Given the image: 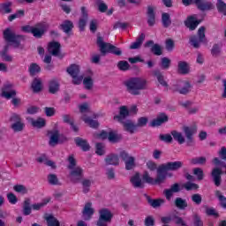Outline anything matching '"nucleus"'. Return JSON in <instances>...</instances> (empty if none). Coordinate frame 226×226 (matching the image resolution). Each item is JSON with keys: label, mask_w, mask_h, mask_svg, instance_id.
<instances>
[{"label": "nucleus", "mask_w": 226, "mask_h": 226, "mask_svg": "<svg viewBox=\"0 0 226 226\" xmlns=\"http://www.w3.org/2000/svg\"><path fill=\"white\" fill-rule=\"evenodd\" d=\"M124 86L129 94L139 96L141 91L147 89V80L143 78H131L124 82Z\"/></svg>", "instance_id": "f257e3e1"}, {"label": "nucleus", "mask_w": 226, "mask_h": 226, "mask_svg": "<svg viewBox=\"0 0 226 226\" xmlns=\"http://www.w3.org/2000/svg\"><path fill=\"white\" fill-rule=\"evenodd\" d=\"M182 3L185 6L195 4L200 11H209L214 8L213 3L207 0H182Z\"/></svg>", "instance_id": "f03ea898"}, {"label": "nucleus", "mask_w": 226, "mask_h": 226, "mask_svg": "<svg viewBox=\"0 0 226 226\" xmlns=\"http://www.w3.org/2000/svg\"><path fill=\"white\" fill-rule=\"evenodd\" d=\"M189 41L194 49H200V43H206V41H207V40H206V27L200 26L198 29L197 35H192Z\"/></svg>", "instance_id": "7ed1b4c3"}, {"label": "nucleus", "mask_w": 226, "mask_h": 226, "mask_svg": "<svg viewBox=\"0 0 226 226\" xmlns=\"http://www.w3.org/2000/svg\"><path fill=\"white\" fill-rule=\"evenodd\" d=\"M114 214L109 208H102L99 210V218L96 222V226H109V223L112 222Z\"/></svg>", "instance_id": "20e7f679"}, {"label": "nucleus", "mask_w": 226, "mask_h": 226, "mask_svg": "<svg viewBox=\"0 0 226 226\" xmlns=\"http://www.w3.org/2000/svg\"><path fill=\"white\" fill-rule=\"evenodd\" d=\"M4 40L9 43H14V45L19 47L20 41L24 40V35L15 34V33L11 31V28H6L4 31Z\"/></svg>", "instance_id": "39448f33"}, {"label": "nucleus", "mask_w": 226, "mask_h": 226, "mask_svg": "<svg viewBox=\"0 0 226 226\" xmlns=\"http://www.w3.org/2000/svg\"><path fill=\"white\" fill-rule=\"evenodd\" d=\"M66 72L72 78V84L79 86L82 83L84 77L79 76L80 73V67L79 65L72 64L70 67L67 68Z\"/></svg>", "instance_id": "423d86ee"}, {"label": "nucleus", "mask_w": 226, "mask_h": 226, "mask_svg": "<svg viewBox=\"0 0 226 226\" xmlns=\"http://www.w3.org/2000/svg\"><path fill=\"white\" fill-rule=\"evenodd\" d=\"M173 89L179 94H188L192 91V83L188 80L178 81L173 85Z\"/></svg>", "instance_id": "0eeeda50"}, {"label": "nucleus", "mask_w": 226, "mask_h": 226, "mask_svg": "<svg viewBox=\"0 0 226 226\" xmlns=\"http://www.w3.org/2000/svg\"><path fill=\"white\" fill-rule=\"evenodd\" d=\"M11 121L13 123L11 125V130L15 132H22L26 128V124L22 122V117L18 114H14L11 117Z\"/></svg>", "instance_id": "6e6552de"}, {"label": "nucleus", "mask_w": 226, "mask_h": 226, "mask_svg": "<svg viewBox=\"0 0 226 226\" xmlns=\"http://www.w3.org/2000/svg\"><path fill=\"white\" fill-rule=\"evenodd\" d=\"M45 33H47V25L45 23H37L32 30L34 38H37V40L43 38Z\"/></svg>", "instance_id": "1a4fd4ad"}, {"label": "nucleus", "mask_w": 226, "mask_h": 226, "mask_svg": "<svg viewBox=\"0 0 226 226\" xmlns=\"http://www.w3.org/2000/svg\"><path fill=\"white\" fill-rule=\"evenodd\" d=\"M161 166L162 167V170H166V172H176L183 167V162H168L166 163L161 164Z\"/></svg>", "instance_id": "9d476101"}, {"label": "nucleus", "mask_w": 226, "mask_h": 226, "mask_svg": "<svg viewBox=\"0 0 226 226\" xmlns=\"http://www.w3.org/2000/svg\"><path fill=\"white\" fill-rule=\"evenodd\" d=\"M96 44L99 47L100 52L102 56L110 54V47H112V44L103 41V37L98 35Z\"/></svg>", "instance_id": "9b49d317"}, {"label": "nucleus", "mask_w": 226, "mask_h": 226, "mask_svg": "<svg viewBox=\"0 0 226 226\" xmlns=\"http://www.w3.org/2000/svg\"><path fill=\"white\" fill-rule=\"evenodd\" d=\"M164 123H169V116L164 112H161L157 115L156 118L151 121L150 126L156 128V126H162Z\"/></svg>", "instance_id": "f8f14e48"}, {"label": "nucleus", "mask_w": 226, "mask_h": 226, "mask_svg": "<svg viewBox=\"0 0 226 226\" xmlns=\"http://www.w3.org/2000/svg\"><path fill=\"white\" fill-rule=\"evenodd\" d=\"M84 176V170L80 167H76L71 170L70 177L72 183H79Z\"/></svg>", "instance_id": "ddd939ff"}, {"label": "nucleus", "mask_w": 226, "mask_h": 226, "mask_svg": "<svg viewBox=\"0 0 226 226\" xmlns=\"http://www.w3.org/2000/svg\"><path fill=\"white\" fill-rule=\"evenodd\" d=\"M179 192H181V185L178 183H175L170 189H165L163 194L164 197H166V200H170L174 196V193H179Z\"/></svg>", "instance_id": "4468645a"}, {"label": "nucleus", "mask_w": 226, "mask_h": 226, "mask_svg": "<svg viewBox=\"0 0 226 226\" xmlns=\"http://www.w3.org/2000/svg\"><path fill=\"white\" fill-rule=\"evenodd\" d=\"M145 47L147 49H149V47H151L150 50L154 56H162V54H163L162 46H160V44H154V41L153 40H150L145 42Z\"/></svg>", "instance_id": "2eb2a0df"}, {"label": "nucleus", "mask_w": 226, "mask_h": 226, "mask_svg": "<svg viewBox=\"0 0 226 226\" xmlns=\"http://www.w3.org/2000/svg\"><path fill=\"white\" fill-rule=\"evenodd\" d=\"M184 24L190 31H195L199 24H200V20L197 19L194 16H188L184 21Z\"/></svg>", "instance_id": "dca6fc26"}, {"label": "nucleus", "mask_w": 226, "mask_h": 226, "mask_svg": "<svg viewBox=\"0 0 226 226\" xmlns=\"http://www.w3.org/2000/svg\"><path fill=\"white\" fill-rule=\"evenodd\" d=\"M13 87V85L7 84L4 86V90H2L1 96L2 98H5V100H11V98H15L17 96L16 90H11Z\"/></svg>", "instance_id": "f3484780"}, {"label": "nucleus", "mask_w": 226, "mask_h": 226, "mask_svg": "<svg viewBox=\"0 0 226 226\" xmlns=\"http://www.w3.org/2000/svg\"><path fill=\"white\" fill-rule=\"evenodd\" d=\"M147 24L149 27H153L156 24V12H154V7L148 5L147 10Z\"/></svg>", "instance_id": "a211bd4d"}, {"label": "nucleus", "mask_w": 226, "mask_h": 226, "mask_svg": "<svg viewBox=\"0 0 226 226\" xmlns=\"http://www.w3.org/2000/svg\"><path fill=\"white\" fill-rule=\"evenodd\" d=\"M48 52H49L51 56H55V57H56L61 52V43L54 41H50L48 44Z\"/></svg>", "instance_id": "6ab92c4d"}, {"label": "nucleus", "mask_w": 226, "mask_h": 226, "mask_svg": "<svg viewBox=\"0 0 226 226\" xmlns=\"http://www.w3.org/2000/svg\"><path fill=\"white\" fill-rule=\"evenodd\" d=\"M222 174L223 171L220 168H214L211 172V176L213 177L214 184L216 186H220L222 185Z\"/></svg>", "instance_id": "aec40b11"}, {"label": "nucleus", "mask_w": 226, "mask_h": 226, "mask_svg": "<svg viewBox=\"0 0 226 226\" xmlns=\"http://www.w3.org/2000/svg\"><path fill=\"white\" fill-rule=\"evenodd\" d=\"M167 171L163 170V167L160 165L157 169V177L154 179V185H162V183H165V179H167Z\"/></svg>", "instance_id": "412c9836"}, {"label": "nucleus", "mask_w": 226, "mask_h": 226, "mask_svg": "<svg viewBox=\"0 0 226 226\" xmlns=\"http://www.w3.org/2000/svg\"><path fill=\"white\" fill-rule=\"evenodd\" d=\"M58 27L61 31H63V33H65V34H70V33L73 31L74 26L72 20L65 19L62 22V24H60Z\"/></svg>", "instance_id": "4be33fe9"}, {"label": "nucleus", "mask_w": 226, "mask_h": 226, "mask_svg": "<svg viewBox=\"0 0 226 226\" xmlns=\"http://www.w3.org/2000/svg\"><path fill=\"white\" fill-rule=\"evenodd\" d=\"M183 132L187 139V146H192L193 142V134L195 133V128L190 126H184Z\"/></svg>", "instance_id": "5701e85b"}, {"label": "nucleus", "mask_w": 226, "mask_h": 226, "mask_svg": "<svg viewBox=\"0 0 226 226\" xmlns=\"http://www.w3.org/2000/svg\"><path fill=\"white\" fill-rule=\"evenodd\" d=\"M91 206H93V204L91 202H87L83 209V216H84V220L89 221L91 220V218H93V215H94V209L93 207H91Z\"/></svg>", "instance_id": "b1692460"}, {"label": "nucleus", "mask_w": 226, "mask_h": 226, "mask_svg": "<svg viewBox=\"0 0 226 226\" xmlns=\"http://www.w3.org/2000/svg\"><path fill=\"white\" fill-rule=\"evenodd\" d=\"M74 142L78 147H80L84 152L89 151L91 149V146H89V143L87 140L80 138V137H76L74 139Z\"/></svg>", "instance_id": "393cba45"}, {"label": "nucleus", "mask_w": 226, "mask_h": 226, "mask_svg": "<svg viewBox=\"0 0 226 226\" xmlns=\"http://www.w3.org/2000/svg\"><path fill=\"white\" fill-rule=\"evenodd\" d=\"M145 197H146L147 201L149 204V206H151L154 209H156V207H160V206H162V204H165V200H163V199L153 200L151 198V196H149L147 194H145Z\"/></svg>", "instance_id": "a878e982"}, {"label": "nucleus", "mask_w": 226, "mask_h": 226, "mask_svg": "<svg viewBox=\"0 0 226 226\" xmlns=\"http://www.w3.org/2000/svg\"><path fill=\"white\" fill-rule=\"evenodd\" d=\"M129 116L130 110H128V108H126V106H121L119 115L115 116L114 119H117L118 123H123V119H125V117Z\"/></svg>", "instance_id": "bb28decb"}, {"label": "nucleus", "mask_w": 226, "mask_h": 226, "mask_svg": "<svg viewBox=\"0 0 226 226\" xmlns=\"http://www.w3.org/2000/svg\"><path fill=\"white\" fill-rule=\"evenodd\" d=\"M145 40H146V34L144 33H141L139 35V37L136 39V41L134 42H132V44L130 45L131 50L140 49Z\"/></svg>", "instance_id": "cd10ccee"}, {"label": "nucleus", "mask_w": 226, "mask_h": 226, "mask_svg": "<svg viewBox=\"0 0 226 226\" xmlns=\"http://www.w3.org/2000/svg\"><path fill=\"white\" fill-rule=\"evenodd\" d=\"M130 182L132 183L133 188H144V182H142V179H140V174L139 173L132 176Z\"/></svg>", "instance_id": "c85d7f7f"}, {"label": "nucleus", "mask_w": 226, "mask_h": 226, "mask_svg": "<svg viewBox=\"0 0 226 226\" xmlns=\"http://www.w3.org/2000/svg\"><path fill=\"white\" fill-rule=\"evenodd\" d=\"M60 87L61 85L59 84V81L56 79H53L49 82V92L50 94H56V93L59 92Z\"/></svg>", "instance_id": "c756f323"}, {"label": "nucleus", "mask_w": 226, "mask_h": 226, "mask_svg": "<svg viewBox=\"0 0 226 226\" xmlns=\"http://www.w3.org/2000/svg\"><path fill=\"white\" fill-rule=\"evenodd\" d=\"M11 6H13V3L10 1L0 4V13H3V15H8L11 13Z\"/></svg>", "instance_id": "7c9ffc66"}, {"label": "nucleus", "mask_w": 226, "mask_h": 226, "mask_svg": "<svg viewBox=\"0 0 226 226\" xmlns=\"http://www.w3.org/2000/svg\"><path fill=\"white\" fill-rule=\"evenodd\" d=\"M174 206L180 209V211H185L188 207V201L181 197H177L174 200Z\"/></svg>", "instance_id": "2f4dec72"}, {"label": "nucleus", "mask_w": 226, "mask_h": 226, "mask_svg": "<svg viewBox=\"0 0 226 226\" xmlns=\"http://www.w3.org/2000/svg\"><path fill=\"white\" fill-rule=\"evenodd\" d=\"M123 124L124 132H128L129 133H135V130H137V125L132 123L131 120L120 122Z\"/></svg>", "instance_id": "473e14b6"}, {"label": "nucleus", "mask_w": 226, "mask_h": 226, "mask_svg": "<svg viewBox=\"0 0 226 226\" xmlns=\"http://www.w3.org/2000/svg\"><path fill=\"white\" fill-rule=\"evenodd\" d=\"M178 72L182 75H187V73H190V64H188L185 61H179Z\"/></svg>", "instance_id": "72a5a7b5"}, {"label": "nucleus", "mask_w": 226, "mask_h": 226, "mask_svg": "<svg viewBox=\"0 0 226 226\" xmlns=\"http://www.w3.org/2000/svg\"><path fill=\"white\" fill-rule=\"evenodd\" d=\"M63 120L64 123L70 124L72 131H74L75 132H79V126L75 124V122L73 121V119H72V117L70 115H63Z\"/></svg>", "instance_id": "f704fd0d"}, {"label": "nucleus", "mask_w": 226, "mask_h": 226, "mask_svg": "<svg viewBox=\"0 0 226 226\" xmlns=\"http://www.w3.org/2000/svg\"><path fill=\"white\" fill-rule=\"evenodd\" d=\"M105 162L107 165H119V156L114 154H109L105 158Z\"/></svg>", "instance_id": "c9c22d12"}, {"label": "nucleus", "mask_w": 226, "mask_h": 226, "mask_svg": "<svg viewBox=\"0 0 226 226\" xmlns=\"http://www.w3.org/2000/svg\"><path fill=\"white\" fill-rule=\"evenodd\" d=\"M34 93H40L43 87L41 86V79L35 78L31 85Z\"/></svg>", "instance_id": "e433bc0d"}, {"label": "nucleus", "mask_w": 226, "mask_h": 226, "mask_svg": "<svg viewBox=\"0 0 226 226\" xmlns=\"http://www.w3.org/2000/svg\"><path fill=\"white\" fill-rule=\"evenodd\" d=\"M162 26L165 28L170 27L172 24V20L170 19V14L167 12H163L162 14Z\"/></svg>", "instance_id": "4c0bfd02"}, {"label": "nucleus", "mask_w": 226, "mask_h": 226, "mask_svg": "<svg viewBox=\"0 0 226 226\" xmlns=\"http://www.w3.org/2000/svg\"><path fill=\"white\" fill-rule=\"evenodd\" d=\"M215 6L218 13L226 17V3L223 0H217Z\"/></svg>", "instance_id": "58836bf2"}, {"label": "nucleus", "mask_w": 226, "mask_h": 226, "mask_svg": "<svg viewBox=\"0 0 226 226\" xmlns=\"http://www.w3.org/2000/svg\"><path fill=\"white\" fill-rule=\"evenodd\" d=\"M49 133L51 134L49 138V146H56V144H59V131H53Z\"/></svg>", "instance_id": "ea45409f"}, {"label": "nucleus", "mask_w": 226, "mask_h": 226, "mask_svg": "<svg viewBox=\"0 0 226 226\" xmlns=\"http://www.w3.org/2000/svg\"><path fill=\"white\" fill-rule=\"evenodd\" d=\"M154 77H156V79H157L159 84H161V86H162L163 87H169V83H167V81H165V79L163 78V74H162V72L160 71H154Z\"/></svg>", "instance_id": "a19ab883"}, {"label": "nucleus", "mask_w": 226, "mask_h": 226, "mask_svg": "<svg viewBox=\"0 0 226 226\" xmlns=\"http://www.w3.org/2000/svg\"><path fill=\"white\" fill-rule=\"evenodd\" d=\"M82 120L84 121V123H86V124H88V126H90V128H98L100 126V124L98 123V121L94 120L93 118L89 117H83Z\"/></svg>", "instance_id": "79ce46f5"}, {"label": "nucleus", "mask_w": 226, "mask_h": 226, "mask_svg": "<svg viewBox=\"0 0 226 226\" xmlns=\"http://www.w3.org/2000/svg\"><path fill=\"white\" fill-rule=\"evenodd\" d=\"M45 220L48 226H61V222H59V220H57V218L54 217V215H52L46 216Z\"/></svg>", "instance_id": "37998d69"}, {"label": "nucleus", "mask_w": 226, "mask_h": 226, "mask_svg": "<svg viewBox=\"0 0 226 226\" xmlns=\"http://www.w3.org/2000/svg\"><path fill=\"white\" fill-rule=\"evenodd\" d=\"M171 135L174 140H176L178 144H185V136H183V133L174 130L171 131Z\"/></svg>", "instance_id": "c03bdc74"}, {"label": "nucleus", "mask_w": 226, "mask_h": 226, "mask_svg": "<svg viewBox=\"0 0 226 226\" xmlns=\"http://www.w3.org/2000/svg\"><path fill=\"white\" fill-rule=\"evenodd\" d=\"M215 197L218 199L221 207H222V209H226V197L222 194V192L218 190L215 191Z\"/></svg>", "instance_id": "a18cd8bd"}, {"label": "nucleus", "mask_w": 226, "mask_h": 226, "mask_svg": "<svg viewBox=\"0 0 226 226\" xmlns=\"http://www.w3.org/2000/svg\"><path fill=\"white\" fill-rule=\"evenodd\" d=\"M171 63L172 61L170 60V58L164 56L161 58L160 67L162 68V70H169V68H170Z\"/></svg>", "instance_id": "49530a36"}, {"label": "nucleus", "mask_w": 226, "mask_h": 226, "mask_svg": "<svg viewBox=\"0 0 226 226\" xmlns=\"http://www.w3.org/2000/svg\"><path fill=\"white\" fill-rule=\"evenodd\" d=\"M31 124L34 126V128H43V126L46 124V122L45 119L41 117L37 118L36 120L32 118Z\"/></svg>", "instance_id": "de8ad7c7"}, {"label": "nucleus", "mask_w": 226, "mask_h": 226, "mask_svg": "<svg viewBox=\"0 0 226 226\" xmlns=\"http://www.w3.org/2000/svg\"><path fill=\"white\" fill-rule=\"evenodd\" d=\"M31 200H26L24 201V205H23V215L25 216H29V215H31Z\"/></svg>", "instance_id": "09e8293b"}, {"label": "nucleus", "mask_w": 226, "mask_h": 226, "mask_svg": "<svg viewBox=\"0 0 226 226\" xmlns=\"http://www.w3.org/2000/svg\"><path fill=\"white\" fill-rule=\"evenodd\" d=\"M49 202H50V198L43 200V201L41 203L33 204L32 208L34 211H40V209H41V207H45V206H47L49 204Z\"/></svg>", "instance_id": "8fccbe9b"}, {"label": "nucleus", "mask_w": 226, "mask_h": 226, "mask_svg": "<svg viewBox=\"0 0 226 226\" xmlns=\"http://www.w3.org/2000/svg\"><path fill=\"white\" fill-rule=\"evenodd\" d=\"M206 162H207V160L204 156L191 159L192 165H206Z\"/></svg>", "instance_id": "3c124183"}, {"label": "nucleus", "mask_w": 226, "mask_h": 226, "mask_svg": "<svg viewBox=\"0 0 226 226\" xmlns=\"http://www.w3.org/2000/svg\"><path fill=\"white\" fill-rule=\"evenodd\" d=\"M83 85L85 87V89H87V91H90V89H93V86H94L93 78L89 76L85 77L83 79Z\"/></svg>", "instance_id": "603ef678"}, {"label": "nucleus", "mask_w": 226, "mask_h": 226, "mask_svg": "<svg viewBox=\"0 0 226 226\" xmlns=\"http://www.w3.org/2000/svg\"><path fill=\"white\" fill-rule=\"evenodd\" d=\"M81 185L83 186V193H89L91 190L92 182L90 179L85 178L81 181Z\"/></svg>", "instance_id": "864d4df0"}, {"label": "nucleus", "mask_w": 226, "mask_h": 226, "mask_svg": "<svg viewBox=\"0 0 226 226\" xmlns=\"http://www.w3.org/2000/svg\"><path fill=\"white\" fill-rule=\"evenodd\" d=\"M28 70L32 77H34L35 73H40V72H41V68L40 67V65H38V64L35 63L31 64Z\"/></svg>", "instance_id": "5fc2aeb1"}, {"label": "nucleus", "mask_w": 226, "mask_h": 226, "mask_svg": "<svg viewBox=\"0 0 226 226\" xmlns=\"http://www.w3.org/2000/svg\"><path fill=\"white\" fill-rule=\"evenodd\" d=\"M182 188H185L186 192H192V190H199V185L192 182L183 184Z\"/></svg>", "instance_id": "6e6d98bb"}, {"label": "nucleus", "mask_w": 226, "mask_h": 226, "mask_svg": "<svg viewBox=\"0 0 226 226\" xmlns=\"http://www.w3.org/2000/svg\"><path fill=\"white\" fill-rule=\"evenodd\" d=\"M95 4L98 7V10L101 13H105L107 10H109V6L106 5L105 3H103V0H95Z\"/></svg>", "instance_id": "4d7b16f0"}, {"label": "nucleus", "mask_w": 226, "mask_h": 226, "mask_svg": "<svg viewBox=\"0 0 226 226\" xmlns=\"http://www.w3.org/2000/svg\"><path fill=\"white\" fill-rule=\"evenodd\" d=\"M125 170H132L135 167V157L131 156L129 159L124 161Z\"/></svg>", "instance_id": "13d9d810"}, {"label": "nucleus", "mask_w": 226, "mask_h": 226, "mask_svg": "<svg viewBox=\"0 0 226 226\" xmlns=\"http://www.w3.org/2000/svg\"><path fill=\"white\" fill-rule=\"evenodd\" d=\"M193 175L196 176L198 181H202L204 179V170L200 168H194L193 170Z\"/></svg>", "instance_id": "bf43d9fd"}, {"label": "nucleus", "mask_w": 226, "mask_h": 226, "mask_svg": "<svg viewBox=\"0 0 226 226\" xmlns=\"http://www.w3.org/2000/svg\"><path fill=\"white\" fill-rule=\"evenodd\" d=\"M67 162H69L68 169L69 170H72L77 167V160L75 159V156L73 154L69 155Z\"/></svg>", "instance_id": "052dcab7"}, {"label": "nucleus", "mask_w": 226, "mask_h": 226, "mask_svg": "<svg viewBox=\"0 0 226 226\" xmlns=\"http://www.w3.org/2000/svg\"><path fill=\"white\" fill-rule=\"evenodd\" d=\"M117 68L120 69L121 72H126V70H130V64L124 60L119 61Z\"/></svg>", "instance_id": "680f3d73"}, {"label": "nucleus", "mask_w": 226, "mask_h": 226, "mask_svg": "<svg viewBox=\"0 0 226 226\" xmlns=\"http://www.w3.org/2000/svg\"><path fill=\"white\" fill-rule=\"evenodd\" d=\"M159 139L162 140V142H165L166 144H171L172 142V135L170 134H160Z\"/></svg>", "instance_id": "e2e57ef3"}, {"label": "nucleus", "mask_w": 226, "mask_h": 226, "mask_svg": "<svg viewBox=\"0 0 226 226\" xmlns=\"http://www.w3.org/2000/svg\"><path fill=\"white\" fill-rule=\"evenodd\" d=\"M48 181L49 185H58L59 183V179L57 178V175L56 174H49L48 176Z\"/></svg>", "instance_id": "0e129e2a"}, {"label": "nucleus", "mask_w": 226, "mask_h": 226, "mask_svg": "<svg viewBox=\"0 0 226 226\" xmlns=\"http://www.w3.org/2000/svg\"><path fill=\"white\" fill-rule=\"evenodd\" d=\"M109 54H113L114 56H122L123 50L111 44V46L109 47Z\"/></svg>", "instance_id": "69168bd1"}, {"label": "nucleus", "mask_w": 226, "mask_h": 226, "mask_svg": "<svg viewBox=\"0 0 226 226\" xmlns=\"http://www.w3.org/2000/svg\"><path fill=\"white\" fill-rule=\"evenodd\" d=\"M191 199L197 206H200V204H202V196L200 193L192 194Z\"/></svg>", "instance_id": "338daca9"}, {"label": "nucleus", "mask_w": 226, "mask_h": 226, "mask_svg": "<svg viewBox=\"0 0 226 226\" xmlns=\"http://www.w3.org/2000/svg\"><path fill=\"white\" fill-rule=\"evenodd\" d=\"M145 226H154V217L153 215H148L145 218Z\"/></svg>", "instance_id": "774afa93"}]
</instances>
